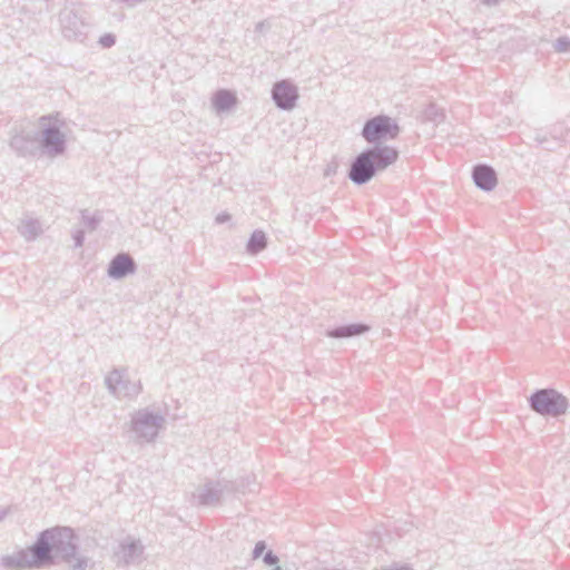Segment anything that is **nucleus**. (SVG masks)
<instances>
[{
  "label": "nucleus",
  "mask_w": 570,
  "mask_h": 570,
  "mask_svg": "<svg viewBox=\"0 0 570 570\" xmlns=\"http://www.w3.org/2000/svg\"><path fill=\"white\" fill-rule=\"evenodd\" d=\"M400 132V127L391 117L380 115L368 119L362 129V137L370 144L382 139H393Z\"/></svg>",
  "instance_id": "7"
},
{
  "label": "nucleus",
  "mask_w": 570,
  "mask_h": 570,
  "mask_svg": "<svg viewBox=\"0 0 570 570\" xmlns=\"http://www.w3.org/2000/svg\"><path fill=\"white\" fill-rule=\"evenodd\" d=\"M137 269L136 262L127 253L117 254L108 265V276L114 279H121L130 274H134Z\"/></svg>",
  "instance_id": "13"
},
{
  "label": "nucleus",
  "mask_w": 570,
  "mask_h": 570,
  "mask_svg": "<svg viewBox=\"0 0 570 570\" xmlns=\"http://www.w3.org/2000/svg\"><path fill=\"white\" fill-rule=\"evenodd\" d=\"M82 219H83V223L90 228V229H96L99 220L94 217V216H87V215H82Z\"/></svg>",
  "instance_id": "25"
},
{
  "label": "nucleus",
  "mask_w": 570,
  "mask_h": 570,
  "mask_svg": "<svg viewBox=\"0 0 570 570\" xmlns=\"http://www.w3.org/2000/svg\"><path fill=\"white\" fill-rule=\"evenodd\" d=\"M234 490L230 481H207L193 492V500L198 505L210 507L220 502L225 492Z\"/></svg>",
  "instance_id": "9"
},
{
  "label": "nucleus",
  "mask_w": 570,
  "mask_h": 570,
  "mask_svg": "<svg viewBox=\"0 0 570 570\" xmlns=\"http://www.w3.org/2000/svg\"><path fill=\"white\" fill-rule=\"evenodd\" d=\"M267 246V238L263 230L256 229L250 235L247 245L246 250L250 255H256L263 249H265Z\"/></svg>",
  "instance_id": "18"
},
{
  "label": "nucleus",
  "mask_w": 570,
  "mask_h": 570,
  "mask_svg": "<svg viewBox=\"0 0 570 570\" xmlns=\"http://www.w3.org/2000/svg\"><path fill=\"white\" fill-rule=\"evenodd\" d=\"M10 147L20 157L36 156L39 151V137L37 132L21 131L11 137Z\"/></svg>",
  "instance_id": "11"
},
{
  "label": "nucleus",
  "mask_w": 570,
  "mask_h": 570,
  "mask_svg": "<svg viewBox=\"0 0 570 570\" xmlns=\"http://www.w3.org/2000/svg\"><path fill=\"white\" fill-rule=\"evenodd\" d=\"M51 120L52 118L50 116L40 118V124L43 128L39 139V148H41L46 155L53 158L65 153L66 135L60 130L58 119H55L52 124Z\"/></svg>",
  "instance_id": "6"
},
{
  "label": "nucleus",
  "mask_w": 570,
  "mask_h": 570,
  "mask_svg": "<svg viewBox=\"0 0 570 570\" xmlns=\"http://www.w3.org/2000/svg\"><path fill=\"white\" fill-rule=\"evenodd\" d=\"M271 28V24L267 21H261L256 23L255 31L258 33H264L266 30Z\"/></svg>",
  "instance_id": "26"
},
{
  "label": "nucleus",
  "mask_w": 570,
  "mask_h": 570,
  "mask_svg": "<svg viewBox=\"0 0 570 570\" xmlns=\"http://www.w3.org/2000/svg\"><path fill=\"white\" fill-rule=\"evenodd\" d=\"M144 546L139 540L122 541L115 552L116 562L121 566L137 564L141 561Z\"/></svg>",
  "instance_id": "12"
},
{
  "label": "nucleus",
  "mask_w": 570,
  "mask_h": 570,
  "mask_svg": "<svg viewBox=\"0 0 570 570\" xmlns=\"http://www.w3.org/2000/svg\"><path fill=\"white\" fill-rule=\"evenodd\" d=\"M230 219V215L227 213H220L216 216L215 222L217 224H224Z\"/></svg>",
  "instance_id": "27"
},
{
  "label": "nucleus",
  "mask_w": 570,
  "mask_h": 570,
  "mask_svg": "<svg viewBox=\"0 0 570 570\" xmlns=\"http://www.w3.org/2000/svg\"><path fill=\"white\" fill-rule=\"evenodd\" d=\"M18 230L27 242L35 240L43 233L41 223L38 219L28 216L21 218L18 225Z\"/></svg>",
  "instance_id": "17"
},
{
  "label": "nucleus",
  "mask_w": 570,
  "mask_h": 570,
  "mask_svg": "<svg viewBox=\"0 0 570 570\" xmlns=\"http://www.w3.org/2000/svg\"><path fill=\"white\" fill-rule=\"evenodd\" d=\"M105 386L109 394L121 400H135L142 391L140 381L128 379L127 368H114L105 376Z\"/></svg>",
  "instance_id": "5"
},
{
  "label": "nucleus",
  "mask_w": 570,
  "mask_h": 570,
  "mask_svg": "<svg viewBox=\"0 0 570 570\" xmlns=\"http://www.w3.org/2000/svg\"><path fill=\"white\" fill-rule=\"evenodd\" d=\"M399 158V151L386 145H375L358 154L351 164L348 178L355 185L368 183L377 173L385 170Z\"/></svg>",
  "instance_id": "2"
},
{
  "label": "nucleus",
  "mask_w": 570,
  "mask_h": 570,
  "mask_svg": "<svg viewBox=\"0 0 570 570\" xmlns=\"http://www.w3.org/2000/svg\"><path fill=\"white\" fill-rule=\"evenodd\" d=\"M481 2L487 7H497L501 0H481Z\"/></svg>",
  "instance_id": "28"
},
{
  "label": "nucleus",
  "mask_w": 570,
  "mask_h": 570,
  "mask_svg": "<svg viewBox=\"0 0 570 570\" xmlns=\"http://www.w3.org/2000/svg\"><path fill=\"white\" fill-rule=\"evenodd\" d=\"M62 36L68 40L82 42L87 35V23L73 7H65L59 13Z\"/></svg>",
  "instance_id": "8"
},
{
  "label": "nucleus",
  "mask_w": 570,
  "mask_h": 570,
  "mask_svg": "<svg viewBox=\"0 0 570 570\" xmlns=\"http://www.w3.org/2000/svg\"><path fill=\"white\" fill-rule=\"evenodd\" d=\"M472 178L474 184L485 191L494 189L498 183L495 170L491 166L484 164L474 166L472 170Z\"/></svg>",
  "instance_id": "14"
},
{
  "label": "nucleus",
  "mask_w": 570,
  "mask_h": 570,
  "mask_svg": "<svg viewBox=\"0 0 570 570\" xmlns=\"http://www.w3.org/2000/svg\"><path fill=\"white\" fill-rule=\"evenodd\" d=\"M265 549H266L265 541H258L255 544V548L253 550V558L254 559L259 558L263 554V552L265 551Z\"/></svg>",
  "instance_id": "24"
},
{
  "label": "nucleus",
  "mask_w": 570,
  "mask_h": 570,
  "mask_svg": "<svg viewBox=\"0 0 570 570\" xmlns=\"http://www.w3.org/2000/svg\"><path fill=\"white\" fill-rule=\"evenodd\" d=\"M4 514H6V512L0 514V521L3 519Z\"/></svg>",
  "instance_id": "30"
},
{
  "label": "nucleus",
  "mask_w": 570,
  "mask_h": 570,
  "mask_svg": "<svg viewBox=\"0 0 570 570\" xmlns=\"http://www.w3.org/2000/svg\"><path fill=\"white\" fill-rule=\"evenodd\" d=\"M236 104V95L227 89L217 90L212 98V106L218 114L230 110Z\"/></svg>",
  "instance_id": "15"
},
{
  "label": "nucleus",
  "mask_w": 570,
  "mask_h": 570,
  "mask_svg": "<svg viewBox=\"0 0 570 570\" xmlns=\"http://www.w3.org/2000/svg\"><path fill=\"white\" fill-rule=\"evenodd\" d=\"M335 170H336V166H327V168L325 169L324 175L326 177H328V176L335 174Z\"/></svg>",
  "instance_id": "29"
},
{
  "label": "nucleus",
  "mask_w": 570,
  "mask_h": 570,
  "mask_svg": "<svg viewBox=\"0 0 570 570\" xmlns=\"http://www.w3.org/2000/svg\"><path fill=\"white\" fill-rule=\"evenodd\" d=\"M60 559L72 570H88L94 567L90 558L78 552V539L71 528L55 527L39 533L36 542L27 550H20L1 558L6 568H41Z\"/></svg>",
  "instance_id": "1"
},
{
  "label": "nucleus",
  "mask_w": 570,
  "mask_h": 570,
  "mask_svg": "<svg viewBox=\"0 0 570 570\" xmlns=\"http://www.w3.org/2000/svg\"><path fill=\"white\" fill-rule=\"evenodd\" d=\"M98 42L102 48H111L116 43V37L112 33H105Z\"/></svg>",
  "instance_id": "21"
},
{
  "label": "nucleus",
  "mask_w": 570,
  "mask_h": 570,
  "mask_svg": "<svg viewBox=\"0 0 570 570\" xmlns=\"http://www.w3.org/2000/svg\"><path fill=\"white\" fill-rule=\"evenodd\" d=\"M72 238L75 242V247H81L85 242V232L82 229H78L72 234Z\"/></svg>",
  "instance_id": "23"
},
{
  "label": "nucleus",
  "mask_w": 570,
  "mask_h": 570,
  "mask_svg": "<svg viewBox=\"0 0 570 570\" xmlns=\"http://www.w3.org/2000/svg\"><path fill=\"white\" fill-rule=\"evenodd\" d=\"M165 424L166 419L160 412L144 407L130 414L127 432L135 444H149L156 441Z\"/></svg>",
  "instance_id": "3"
},
{
  "label": "nucleus",
  "mask_w": 570,
  "mask_h": 570,
  "mask_svg": "<svg viewBox=\"0 0 570 570\" xmlns=\"http://www.w3.org/2000/svg\"><path fill=\"white\" fill-rule=\"evenodd\" d=\"M278 561H279L278 557L272 550H268L263 557V562L267 566L276 567Z\"/></svg>",
  "instance_id": "22"
},
{
  "label": "nucleus",
  "mask_w": 570,
  "mask_h": 570,
  "mask_svg": "<svg viewBox=\"0 0 570 570\" xmlns=\"http://www.w3.org/2000/svg\"><path fill=\"white\" fill-rule=\"evenodd\" d=\"M424 118L434 124H440L444 119L443 109L435 104H430L424 110Z\"/></svg>",
  "instance_id": "19"
},
{
  "label": "nucleus",
  "mask_w": 570,
  "mask_h": 570,
  "mask_svg": "<svg viewBox=\"0 0 570 570\" xmlns=\"http://www.w3.org/2000/svg\"><path fill=\"white\" fill-rule=\"evenodd\" d=\"M368 328L367 325L361 323L347 324L328 330L326 335L333 338H350L366 333Z\"/></svg>",
  "instance_id": "16"
},
{
  "label": "nucleus",
  "mask_w": 570,
  "mask_h": 570,
  "mask_svg": "<svg viewBox=\"0 0 570 570\" xmlns=\"http://www.w3.org/2000/svg\"><path fill=\"white\" fill-rule=\"evenodd\" d=\"M298 97L297 87L289 80H281L273 86L272 99L282 110H292L296 106Z\"/></svg>",
  "instance_id": "10"
},
{
  "label": "nucleus",
  "mask_w": 570,
  "mask_h": 570,
  "mask_svg": "<svg viewBox=\"0 0 570 570\" xmlns=\"http://www.w3.org/2000/svg\"><path fill=\"white\" fill-rule=\"evenodd\" d=\"M553 48L557 52L570 51V39L568 37H560L556 40Z\"/></svg>",
  "instance_id": "20"
},
{
  "label": "nucleus",
  "mask_w": 570,
  "mask_h": 570,
  "mask_svg": "<svg viewBox=\"0 0 570 570\" xmlns=\"http://www.w3.org/2000/svg\"><path fill=\"white\" fill-rule=\"evenodd\" d=\"M530 409L542 415L558 417L569 407L568 399L554 389H540L528 399Z\"/></svg>",
  "instance_id": "4"
}]
</instances>
